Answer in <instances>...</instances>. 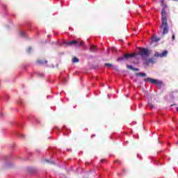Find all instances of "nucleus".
<instances>
[{
    "label": "nucleus",
    "mask_w": 178,
    "mask_h": 178,
    "mask_svg": "<svg viewBox=\"0 0 178 178\" xmlns=\"http://www.w3.org/2000/svg\"><path fill=\"white\" fill-rule=\"evenodd\" d=\"M165 8H166V6H164V8L161 11V26L159 32L162 33V35H165V34H168V33H169V26L168 25V19L166 18L168 14L165 10Z\"/></svg>",
    "instance_id": "obj_1"
},
{
    "label": "nucleus",
    "mask_w": 178,
    "mask_h": 178,
    "mask_svg": "<svg viewBox=\"0 0 178 178\" xmlns=\"http://www.w3.org/2000/svg\"><path fill=\"white\" fill-rule=\"evenodd\" d=\"M139 54L141 55L143 59H145L149 56V51H148V49H140Z\"/></svg>",
    "instance_id": "obj_2"
},
{
    "label": "nucleus",
    "mask_w": 178,
    "mask_h": 178,
    "mask_svg": "<svg viewBox=\"0 0 178 178\" xmlns=\"http://www.w3.org/2000/svg\"><path fill=\"white\" fill-rule=\"evenodd\" d=\"M64 44H66V45H83L84 42L80 41L79 40H72L70 42H64Z\"/></svg>",
    "instance_id": "obj_3"
},
{
    "label": "nucleus",
    "mask_w": 178,
    "mask_h": 178,
    "mask_svg": "<svg viewBox=\"0 0 178 178\" xmlns=\"http://www.w3.org/2000/svg\"><path fill=\"white\" fill-rule=\"evenodd\" d=\"M135 56L136 54H124L123 56L118 58L117 60H124L125 59H130V58H133V56Z\"/></svg>",
    "instance_id": "obj_4"
},
{
    "label": "nucleus",
    "mask_w": 178,
    "mask_h": 178,
    "mask_svg": "<svg viewBox=\"0 0 178 178\" xmlns=\"http://www.w3.org/2000/svg\"><path fill=\"white\" fill-rule=\"evenodd\" d=\"M145 81H147L148 83H152V84H156V86H161V84H162L161 82L152 78H146L145 79Z\"/></svg>",
    "instance_id": "obj_5"
},
{
    "label": "nucleus",
    "mask_w": 178,
    "mask_h": 178,
    "mask_svg": "<svg viewBox=\"0 0 178 178\" xmlns=\"http://www.w3.org/2000/svg\"><path fill=\"white\" fill-rule=\"evenodd\" d=\"M44 63L45 61H44V60H42V59H38V60H36V63L39 66H42V65H44Z\"/></svg>",
    "instance_id": "obj_6"
},
{
    "label": "nucleus",
    "mask_w": 178,
    "mask_h": 178,
    "mask_svg": "<svg viewBox=\"0 0 178 178\" xmlns=\"http://www.w3.org/2000/svg\"><path fill=\"white\" fill-rule=\"evenodd\" d=\"M136 76H142V77H146V76H147V74H145V73H141V72L136 73Z\"/></svg>",
    "instance_id": "obj_7"
},
{
    "label": "nucleus",
    "mask_w": 178,
    "mask_h": 178,
    "mask_svg": "<svg viewBox=\"0 0 178 178\" xmlns=\"http://www.w3.org/2000/svg\"><path fill=\"white\" fill-rule=\"evenodd\" d=\"M97 49V47L94 46V45H91L90 46V51L91 52H95V50Z\"/></svg>",
    "instance_id": "obj_8"
},
{
    "label": "nucleus",
    "mask_w": 178,
    "mask_h": 178,
    "mask_svg": "<svg viewBox=\"0 0 178 178\" xmlns=\"http://www.w3.org/2000/svg\"><path fill=\"white\" fill-rule=\"evenodd\" d=\"M168 55V51L165 50L162 54H161V58H163Z\"/></svg>",
    "instance_id": "obj_9"
},
{
    "label": "nucleus",
    "mask_w": 178,
    "mask_h": 178,
    "mask_svg": "<svg viewBox=\"0 0 178 178\" xmlns=\"http://www.w3.org/2000/svg\"><path fill=\"white\" fill-rule=\"evenodd\" d=\"M151 62H152V58H149V59L145 60V65H148L149 63H151Z\"/></svg>",
    "instance_id": "obj_10"
},
{
    "label": "nucleus",
    "mask_w": 178,
    "mask_h": 178,
    "mask_svg": "<svg viewBox=\"0 0 178 178\" xmlns=\"http://www.w3.org/2000/svg\"><path fill=\"white\" fill-rule=\"evenodd\" d=\"M104 66H106V67H108V69H111V67H114L113 65H112L111 63H105Z\"/></svg>",
    "instance_id": "obj_11"
},
{
    "label": "nucleus",
    "mask_w": 178,
    "mask_h": 178,
    "mask_svg": "<svg viewBox=\"0 0 178 178\" xmlns=\"http://www.w3.org/2000/svg\"><path fill=\"white\" fill-rule=\"evenodd\" d=\"M79 60L76 57H74V58H72V62L74 63H79Z\"/></svg>",
    "instance_id": "obj_12"
},
{
    "label": "nucleus",
    "mask_w": 178,
    "mask_h": 178,
    "mask_svg": "<svg viewBox=\"0 0 178 178\" xmlns=\"http://www.w3.org/2000/svg\"><path fill=\"white\" fill-rule=\"evenodd\" d=\"M19 35H20L21 37H25V35H26V32H24V31H21V32L19 33Z\"/></svg>",
    "instance_id": "obj_13"
},
{
    "label": "nucleus",
    "mask_w": 178,
    "mask_h": 178,
    "mask_svg": "<svg viewBox=\"0 0 178 178\" xmlns=\"http://www.w3.org/2000/svg\"><path fill=\"white\" fill-rule=\"evenodd\" d=\"M154 56H156V58H159V57L161 58V54L156 52L154 54Z\"/></svg>",
    "instance_id": "obj_14"
},
{
    "label": "nucleus",
    "mask_w": 178,
    "mask_h": 178,
    "mask_svg": "<svg viewBox=\"0 0 178 178\" xmlns=\"http://www.w3.org/2000/svg\"><path fill=\"white\" fill-rule=\"evenodd\" d=\"M152 41H155L156 42H158L159 41V39H156L155 36H152Z\"/></svg>",
    "instance_id": "obj_15"
},
{
    "label": "nucleus",
    "mask_w": 178,
    "mask_h": 178,
    "mask_svg": "<svg viewBox=\"0 0 178 178\" xmlns=\"http://www.w3.org/2000/svg\"><path fill=\"white\" fill-rule=\"evenodd\" d=\"M127 67L128 69H130L131 70H133V69H134L132 65H127Z\"/></svg>",
    "instance_id": "obj_16"
},
{
    "label": "nucleus",
    "mask_w": 178,
    "mask_h": 178,
    "mask_svg": "<svg viewBox=\"0 0 178 178\" xmlns=\"http://www.w3.org/2000/svg\"><path fill=\"white\" fill-rule=\"evenodd\" d=\"M31 47H29L28 49H27V52H31Z\"/></svg>",
    "instance_id": "obj_17"
},
{
    "label": "nucleus",
    "mask_w": 178,
    "mask_h": 178,
    "mask_svg": "<svg viewBox=\"0 0 178 178\" xmlns=\"http://www.w3.org/2000/svg\"><path fill=\"white\" fill-rule=\"evenodd\" d=\"M172 41H175V33L172 35Z\"/></svg>",
    "instance_id": "obj_18"
},
{
    "label": "nucleus",
    "mask_w": 178,
    "mask_h": 178,
    "mask_svg": "<svg viewBox=\"0 0 178 178\" xmlns=\"http://www.w3.org/2000/svg\"><path fill=\"white\" fill-rule=\"evenodd\" d=\"M38 76L39 77H44V74H39Z\"/></svg>",
    "instance_id": "obj_19"
},
{
    "label": "nucleus",
    "mask_w": 178,
    "mask_h": 178,
    "mask_svg": "<svg viewBox=\"0 0 178 178\" xmlns=\"http://www.w3.org/2000/svg\"><path fill=\"white\" fill-rule=\"evenodd\" d=\"M133 70H134L135 72H138V68H133Z\"/></svg>",
    "instance_id": "obj_20"
},
{
    "label": "nucleus",
    "mask_w": 178,
    "mask_h": 178,
    "mask_svg": "<svg viewBox=\"0 0 178 178\" xmlns=\"http://www.w3.org/2000/svg\"><path fill=\"white\" fill-rule=\"evenodd\" d=\"M64 83H66V79H64Z\"/></svg>",
    "instance_id": "obj_21"
},
{
    "label": "nucleus",
    "mask_w": 178,
    "mask_h": 178,
    "mask_svg": "<svg viewBox=\"0 0 178 178\" xmlns=\"http://www.w3.org/2000/svg\"><path fill=\"white\" fill-rule=\"evenodd\" d=\"M36 151H37V152H40V150H38V149H37Z\"/></svg>",
    "instance_id": "obj_22"
},
{
    "label": "nucleus",
    "mask_w": 178,
    "mask_h": 178,
    "mask_svg": "<svg viewBox=\"0 0 178 178\" xmlns=\"http://www.w3.org/2000/svg\"><path fill=\"white\" fill-rule=\"evenodd\" d=\"M46 162H49V160H46Z\"/></svg>",
    "instance_id": "obj_23"
},
{
    "label": "nucleus",
    "mask_w": 178,
    "mask_h": 178,
    "mask_svg": "<svg viewBox=\"0 0 178 178\" xmlns=\"http://www.w3.org/2000/svg\"><path fill=\"white\" fill-rule=\"evenodd\" d=\"M177 112H178V107H177Z\"/></svg>",
    "instance_id": "obj_24"
},
{
    "label": "nucleus",
    "mask_w": 178,
    "mask_h": 178,
    "mask_svg": "<svg viewBox=\"0 0 178 178\" xmlns=\"http://www.w3.org/2000/svg\"><path fill=\"white\" fill-rule=\"evenodd\" d=\"M118 162V161H115V163Z\"/></svg>",
    "instance_id": "obj_25"
}]
</instances>
